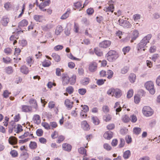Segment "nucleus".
<instances>
[{
    "mask_svg": "<svg viewBox=\"0 0 160 160\" xmlns=\"http://www.w3.org/2000/svg\"><path fill=\"white\" fill-rule=\"evenodd\" d=\"M12 50L10 48H8L5 49L4 52L7 55H9L12 52Z\"/></svg>",
    "mask_w": 160,
    "mask_h": 160,
    "instance_id": "obj_55",
    "label": "nucleus"
},
{
    "mask_svg": "<svg viewBox=\"0 0 160 160\" xmlns=\"http://www.w3.org/2000/svg\"><path fill=\"white\" fill-rule=\"evenodd\" d=\"M21 72L23 74H27L29 72V70L28 68L25 66H22L20 68Z\"/></svg>",
    "mask_w": 160,
    "mask_h": 160,
    "instance_id": "obj_25",
    "label": "nucleus"
},
{
    "mask_svg": "<svg viewBox=\"0 0 160 160\" xmlns=\"http://www.w3.org/2000/svg\"><path fill=\"white\" fill-rule=\"evenodd\" d=\"M107 73L108 75L107 78L109 79L111 78L113 74V72L111 70H109L107 71Z\"/></svg>",
    "mask_w": 160,
    "mask_h": 160,
    "instance_id": "obj_53",
    "label": "nucleus"
},
{
    "mask_svg": "<svg viewBox=\"0 0 160 160\" xmlns=\"http://www.w3.org/2000/svg\"><path fill=\"white\" fill-rule=\"evenodd\" d=\"M63 48V46L62 45H58L54 47V49L55 51H58L61 50Z\"/></svg>",
    "mask_w": 160,
    "mask_h": 160,
    "instance_id": "obj_62",
    "label": "nucleus"
},
{
    "mask_svg": "<svg viewBox=\"0 0 160 160\" xmlns=\"http://www.w3.org/2000/svg\"><path fill=\"white\" fill-rule=\"evenodd\" d=\"M62 79L63 85H66L69 83L70 78L67 74H63L62 76Z\"/></svg>",
    "mask_w": 160,
    "mask_h": 160,
    "instance_id": "obj_8",
    "label": "nucleus"
},
{
    "mask_svg": "<svg viewBox=\"0 0 160 160\" xmlns=\"http://www.w3.org/2000/svg\"><path fill=\"white\" fill-rule=\"evenodd\" d=\"M139 35V32L137 30L134 31L132 33L131 36L132 40L131 42H132L133 41L135 40L138 37Z\"/></svg>",
    "mask_w": 160,
    "mask_h": 160,
    "instance_id": "obj_19",
    "label": "nucleus"
},
{
    "mask_svg": "<svg viewBox=\"0 0 160 160\" xmlns=\"http://www.w3.org/2000/svg\"><path fill=\"white\" fill-rule=\"evenodd\" d=\"M125 139L126 142L128 144L130 143L132 141V139L131 137L129 135H127L126 136Z\"/></svg>",
    "mask_w": 160,
    "mask_h": 160,
    "instance_id": "obj_50",
    "label": "nucleus"
},
{
    "mask_svg": "<svg viewBox=\"0 0 160 160\" xmlns=\"http://www.w3.org/2000/svg\"><path fill=\"white\" fill-rule=\"evenodd\" d=\"M115 89L113 88H110L107 91V94L109 95H113L114 94Z\"/></svg>",
    "mask_w": 160,
    "mask_h": 160,
    "instance_id": "obj_61",
    "label": "nucleus"
},
{
    "mask_svg": "<svg viewBox=\"0 0 160 160\" xmlns=\"http://www.w3.org/2000/svg\"><path fill=\"white\" fill-rule=\"evenodd\" d=\"M106 80L105 79H99L97 81V83L98 85H101L103 84Z\"/></svg>",
    "mask_w": 160,
    "mask_h": 160,
    "instance_id": "obj_64",
    "label": "nucleus"
},
{
    "mask_svg": "<svg viewBox=\"0 0 160 160\" xmlns=\"http://www.w3.org/2000/svg\"><path fill=\"white\" fill-rule=\"evenodd\" d=\"M9 20L7 16H4L2 17L1 21V24L4 26L7 25L8 23L9 22Z\"/></svg>",
    "mask_w": 160,
    "mask_h": 160,
    "instance_id": "obj_11",
    "label": "nucleus"
},
{
    "mask_svg": "<svg viewBox=\"0 0 160 160\" xmlns=\"http://www.w3.org/2000/svg\"><path fill=\"white\" fill-rule=\"evenodd\" d=\"M10 154L13 157H17L18 155L17 151L15 150H12L10 152Z\"/></svg>",
    "mask_w": 160,
    "mask_h": 160,
    "instance_id": "obj_58",
    "label": "nucleus"
},
{
    "mask_svg": "<svg viewBox=\"0 0 160 160\" xmlns=\"http://www.w3.org/2000/svg\"><path fill=\"white\" fill-rule=\"evenodd\" d=\"M143 115L147 117L152 116L153 113V110L149 106L144 107L142 110Z\"/></svg>",
    "mask_w": 160,
    "mask_h": 160,
    "instance_id": "obj_4",
    "label": "nucleus"
},
{
    "mask_svg": "<svg viewBox=\"0 0 160 160\" xmlns=\"http://www.w3.org/2000/svg\"><path fill=\"white\" fill-rule=\"evenodd\" d=\"M129 67L128 66H124L121 69V73L122 74L126 73L129 70Z\"/></svg>",
    "mask_w": 160,
    "mask_h": 160,
    "instance_id": "obj_31",
    "label": "nucleus"
},
{
    "mask_svg": "<svg viewBox=\"0 0 160 160\" xmlns=\"http://www.w3.org/2000/svg\"><path fill=\"white\" fill-rule=\"evenodd\" d=\"M141 131V130L140 128L135 127L133 129V133L137 135L139 134Z\"/></svg>",
    "mask_w": 160,
    "mask_h": 160,
    "instance_id": "obj_39",
    "label": "nucleus"
},
{
    "mask_svg": "<svg viewBox=\"0 0 160 160\" xmlns=\"http://www.w3.org/2000/svg\"><path fill=\"white\" fill-rule=\"evenodd\" d=\"M144 85L146 89L151 94L153 95L155 93V90L154 88L153 83L152 82H147Z\"/></svg>",
    "mask_w": 160,
    "mask_h": 160,
    "instance_id": "obj_2",
    "label": "nucleus"
},
{
    "mask_svg": "<svg viewBox=\"0 0 160 160\" xmlns=\"http://www.w3.org/2000/svg\"><path fill=\"white\" fill-rule=\"evenodd\" d=\"M130 49V48L129 46H127L124 47L122 49V51L124 55L126 54L128 52Z\"/></svg>",
    "mask_w": 160,
    "mask_h": 160,
    "instance_id": "obj_51",
    "label": "nucleus"
},
{
    "mask_svg": "<svg viewBox=\"0 0 160 160\" xmlns=\"http://www.w3.org/2000/svg\"><path fill=\"white\" fill-rule=\"evenodd\" d=\"M112 132L110 131L106 132L103 135L104 138L108 140L111 139L112 137Z\"/></svg>",
    "mask_w": 160,
    "mask_h": 160,
    "instance_id": "obj_13",
    "label": "nucleus"
},
{
    "mask_svg": "<svg viewBox=\"0 0 160 160\" xmlns=\"http://www.w3.org/2000/svg\"><path fill=\"white\" fill-rule=\"evenodd\" d=\"M73 104V102H71L68 99H66L65 100V104L68 108L71 109L72 106Z\"/></svg>",
    "mask_w": 160,
    "mask_h": 160,
    "instance_id": "obj_24",
    "label": "nucleus"
},
{
    "mask_svg": "<svg viewBox=\"0 0 160 160\" xmlns=\"http://www.w3.org/2000/svg\"><path fill=\"white\" fill-rule=\"evenodd\" d=\"M111 43V42L110 41L105 40L99 43V46L102 48H106L110 46Z\"/></svg>",
    "mask_w": 160,
    "mask_h": 160,
    "instance_id": "obj_6",
    "label": "nucleus"
},
{
    "mask_svg": "<svg viewBox=\"0 0 160 160\" xmlns=\"http://www.w3.org/2000/svg\"><path fill=\"white\" fill-rule=\"evenodd\" d=\"M50 0H48L47 1H45L41 3L39 5H40V7H41L42 6L45 7L46 6H48L50 3Z\"/></svg>",
    "mask_w": 160,
    "mask_h": 160,
    "instance_id": "obj_42",
    "label": "nucleus"
},
{
    "mask_svg": "<svg viewBox=\"0 0 160 160\" xmlns=\"http://www.w3.org/2000/svg\"><path fill=\"white\" fill-rule=\"evenodd\" d=\"M50 63L51 62L49 61L45 60L42 62V65L43 67H47L50 66Z\"/></svg>",
    "mask_w": 160,
    "mask_h": 160,
    "instance_id": "obj_49",
    "label": "nucleus"
},
{
    "mask_svg": "<svg viewBox=\"0 0 160 160\" xmlns=\"http://www.w3.org/2000/svg\"><path fill=\"white\" fill-rule=\"evenodd\" d=\"M18 43L20 46L24 47L27 45V42L26 40L23 39L20 40L19 41Z\"/></svg>",
    "mask_w": 160,
    "mask_h": 160,
    "instance_id": "obj_34",
    "label": "nucleus"
},
{
    "mask_svg": "<svg viewBox=\"0 0 160 160\" xmlns=\"http://www.w3.org/2000/svg\"><path fill=\"white\" fill-rule=\"evenodd\" d=\"M63 29L61 25H58L56 28L55 33L56 35H58L60 34V33L63 31Z\"/></svg>",
    "mask_w": 160,
    "mask_h": 160,
    "instance_id": "obj_22",
    "label": "nucleus"
},
{
    "mask_svg": "<svg viewBox=\"0 0 160 160\" xmlns=\"http://www.w3.org/2000/svg\"><path fill=\"white\" fill-rule=\"evenodd\" d=\"M29 147L32 149H34L37 148V144L35 142H31L29 144Z\"/></svg>",
    "mask_w": 160,
    "mask_h": 160,
    "instance_id": "obj_40",
    "label": "nucleus"
},
{
    "mask_svg": "<svg viewBox=\"0 0 160 160\" xmlns=\"http://www.w3.org/2000/svg\"><path fill=\"white\" fill-rule=\"evenodd\" d=\"M30 104L32 105V107L36 109L38 108V105L36 100L33 98H31L29 101Z\"/></svg>",
    "mask_w": 160,
    "mask_h": 160,
    "instance_id": "obj_14",
    "label": "nucleus"
},
{
    "mask_svg": "<svg viewBox=\"0 0 160 160\" xmlns=\"http://www.w3.org/2000/svg\"><path fill=\"white\" fill-rule=\"evenodd\" d=\"M118 22L120 26L124 28H129L131 27V24L128 21L120 19L118 21Z\"/></svg>",
    "mask_w": 160,
    "mask_h": 160,
    "instance_id": "obj_5",
    "label": "nucleus"
},
{
    "mask_svg": "<svg viewBox=\"0 0 160 160\" xmlns=\"http://www.w3.org/2000/svg\"><path fill=\"white\" fill-rule=\"evenodd\" d=\"M81 127L85 130H88L90 129L89 126L86 121L82 122H81Z\"/></svg>",
    "mask_w": 160,
    "mask_h": 160,
    "instance_id": "obj_15",
    "label": "nucleus"
},
{
    "mask_svg": "<svg viewBox=\"0 0 160 160\" xmlns=\"http://www.w3.org/2000/svg\"><path fill=\"white\" fill-rule=\"evenodd\" d=\"M97 68V64L95 62H92L89 65L88 69L90 72H95Z\"/></svg>",
    "mask_w": 160,
    "mask_h": 160,
    "instance_id": "obj_7",
    "label": "nucleus"
},
{
    "mask_svg": "<svg viewBox=\"0 0 160 160\" xmlns=\"http://www.w3.org/2000/svg\"><path fill=\"white\" fill-rule=\"evenodd\" d=\"M94 52L97 56L99 57L102 56L103 55L102 52L98 48H94Z\"/></svg>",
    "mask_w": 160,
    "mask_h": 160,
    "instance_id": "obj_26",
    "label": "nucleus"
},
{
    "mask_svg": "<svg viewBox=\"0 0 160 160\" xmlns=\"http://www.w3.org/2000/svg\"><path fill=\"white\" fill-rule=\"evenodd\" d=\"M70 84L71 85H74L76 82V76L75 75H73L69 79Z\"/></svg>",
    "mask_w": 160,
    "mask_h": 160,
    "instance_id": "obj_30",
    "label": "nucleus"
},
{
    "mask_svg": "<svg viewBox=\"0 0 160 160\" xmlns=\"http://www.w3.org/2000/svg\"><path fill=\"white\" fill-rule=\"evenodd\" d=\"M11 93L9 92L7 90H5L3 93V96L5 98H7L9 96V95Z\"/></svg>",
    "mask_w": 160,
    "mask_h": 160,
    "instance_id": "obj_63",
    "label": "nucleus"
},
{
    "mask_svg": "<svg viewBox=\"0 0 160 160\" xmlns=\"http://www.w3.org/2000/svg\"><path fill=\"white\" fill-rule=\"evenodd\" d=\"M2 60L3 62L4 63L8 64L11 61V59L8 57H3L2 58Z\"/></svg>",
    "mask_w": 160,
    "mask_h": 160,
    "instance_id": "obj_37",
    "label": "nucleus"
},
{
    "mask_svg": "<svg viewBox=\"0 0 160 160\" xmlns=\"http://www.w3.org/2000/svg\"><path fill=\"white\" fill-rule=\"evenodd\" d=\"M102 109L104 113H107L109 112V108L107 105L103 106L102 107Z\"/></svg>",
    "mask_w": 160,
    "mask_h": 160,
    "instance_id": "obj_52",
    "label": "nucleus"
},
{
    "mask_svg": "<svg viewBox=\"0 0 160 160\" xmlns=\"http://www.w3.org/2000/svg\"><path fill=\"white\" fill-rule=\"evenodd\" d=\"M21 110L24 112H29L32 110V107L30 106L22 105L21 106Z\"/></svg>",
    "mask_w": 160,
    "mask_h": 160,
    "instance_id": "obj_10",
    "label": "nucleus"
},
{
    "mask_svg": "<svg viewBox=\"0 0 160 160\" xmlns=\"http://www.w3.org/2000/svg\"><path fill=\"white\" fill-rule=\"evenodd\" d=\"M5 72L8 74H12L13 72V69L11 66H8L5 68Z\"/></svg>",
    "mask_w": 160,
    "mask_h": 160,
    "instance_id": "obj_32",
    "label": "nucleus"
},
{
    "mask_svg": "<svg viewBox=\"0 0 160 160\" xmlns=\"http://www.w3.org/2000/svg\"><path fill=\"white\" fill-rule=\"evenodd\" d=\"M120 133L122 135H124L127 133L128 132V129L126 128H121L120 131Z\"/></svg>",
    "mask_w": 160,
    "mask_h": 160,
    "instance_id": "obj_47",
    "label": "nucleus"
},
{
    "mask_svg": "<svg viewBox=\"0 0 160 160\" xmlns=\"http://www.w3.org/2000/svg\"><path fill=\"white\" fill-rule=\"evenodd\" d=\"M103 148L107 151L110 150L112 148L111 146L108 143L104 144Z\"/></svg>",
    "mask_w": 160,
    "mask_h": 160,
    "instance_id": "obj_56",
    "label": "nucleus"
},
{
    "mask_svg": "<svg viewBox=\"0 0 160 160\" xmlns=\"http://www.w3.org/2000/svg\"><path fill=\"white\" fill-rule=\"evenodd\" d=\"M33 120L34 122L37 124H38L40 123V118L38 115L36 114L34 116Z\"/></svg>",
    "mask_w": 160,
    "mask_h": 160,
    "instance_id": "obj_23",
    "label": "nucleus"
},
{
    "mask_svg": "<svg viewBox=\"0 0 160 160\" xmlns=\"http://www.w3.org/2000/svg\"><path fill=\"white\" fill-rule=\"evenodd\" d=\"M133 94V90L132 89L129 90L127 92V97L128 98H130L132 96Z\"/></svg>",
    "mask_w": 160,
    "mask_h": 160,
    "instance_id": "obj_44",
    "label": "nucleus"
},
{
    "mask_svg": "<svg viewBox=\"0 0 160 160\" xmlns=\"http://www.w3.org/2000/svg\"><path fill=\"white\" fill-rule=\"evenodd\" d=\"M82 84L83 85H87L89 82V79L88 78H85L81 81Z\"/></svg>",
    "mask_w": 160,
    "mask_h": 160,
    "instance_id": "obj_45",
    "label": "nucleus"
},
{
    "mask_svg": "<svg viewBox=\"0 0 160 160\" xmlns=\"http://www.w3.org/2000/svg\"><path fill=\"white\" fill-rule=\"evenodd\" d=\"M141 15L139 14H135L133 16V18L136 22H138L140 19Z\"/></svg>",
    "mask_w": 160,
    "mask_h": 160,
    "instance_id": "obj_46",
    "label": "nucleus"
},
{
    "mask_svg": "<svg viewBox=\"0 0 160 160\" xmlns=\"http://www.w3.org/2000/svg\"><path fill=\"white\" fill-rule=\"evenodd\" d=\"M28 23V22L26 20L23 19L19 22L18 27L21 28L22 27L26 26Z\"/></svg>",
    "mask_w": 160,
    "mask_h": 160,
    "instance_id": "obj_16",
    "label": "nucleus"
},
{
    "mask_svg": "<svg viewBox=\"0 0 160 160\" xmlns=\"http://www.w3.org/2000/svg\"><path fill=\"white\" fill-rule=\"evenodd\" d=\"M8 142L11 145L15 144L17 143V139L15 137H11L8 139Z\"/></svg>",
    "mask_w": 160,
    "mask_h": 160,
    "instance_id": "obj_20",
    "label": "nucleus"
},
{
    "mask_svg": "<svg viewBox=\"0 0 160 160\" xmlns=\"http://www.w3.org/2000/svg\"><path fill=\"white\" fill-rule=\"evenodd\" d=\"M92 120L95 125H98L99 123V121L97 117L93 116L92 118Z\"/></svg>",
    "mask_w": 160,
    "mask_h": 160,
    "instance_id": "obj_35",
    "label": "nucleus"
},
{
    "mask_svg": "<svg viewBox=\"0 0 160 160\" xmlns=\"http://www.w3.org/2000/svg\"><path fill=\"white\" fill-rule=\"evenodd\" d=\"M109 5L108 6H106L104 7L103 10L104 11L107 12H111L112 13L114 11V6L113 4L110 3L109 2Z\"/></svg>",
    "mask_w": 160,
    "mask_h": 160,
    "instance_id": "obj_9",
    "label": "nucleus"
},
{
    "mask_svg": "<svg viewBox=\"0 0 160 160\" xmlns=\"http://www.w3.org/2000/svg\"><path fill=\"white\" fill-rule=\"evenodd\" d=\"M131 155V152L129 150H127L125 151L123 154V157L125 159H128Z\"/></svg>",
    "mask_w": 160,
    "mask_h": 160,
    "instance_id": "obj_33",
    "label": "nucleus"
},
{
    "mask_svg": "<svg viewBox=\"0 0 160 160\" xmlns=\"http://www.w3.org/2000/svg\"><path fill=\"white\" fill-rule=\"evenodd\" d=\"M63 149L65 151L69 152L71 151L72 148L71 146L69 144L67 143H65L62 145Z\"/></svg>",
    "mask_w": 160,
    "mask_h": 160,
    "instance_id": "obj_18",
    "label": "nucleus"
},
{
    "mask_svg": "<svg viewBox=\"0 0 160 160\" xmlns=\"http://www.w3.org/2000/svg\"><path fill=\"white\" fill-rule=\"evenodd\" d=\"M122 120L124 122L127 123L129 121L130 119L128 115H125L122 117Z\"/></svg>",
    "mask_w": 160,
    "mask_h": 160,
    "instance_id": "obj_38",
    "label": "nucleus"
},
{
    "mask_svg": "<svg viewBox=\"0 0 160 160\" xmlns=\"http://www.w3.org/2000/svg\"><path fill=\"white\" fill-rule=\"evenodd\" d=\"M32 58V57H29L26 59V62L28 65H30V66H31V64L33 63Z\"/></svg>",
    "mask_w": 160,
    "mask_h": 160,
    "instance_id": "obj_43",
    "label": "nucleus"
},
{
    "mask_svg": "<svg viewBox=\"0 0 160 160\" xmlns=\"http://www.w3.org/2000/svg\"><path fill=\"white\" fill-rule=\"evenodd\" d=\"M106 56L107 60L110 62H112L115 60L118 57L116 52L113 50L109 51L106 55Z\"/></svg>",
    "mask_w": 160,
    "mask_h": 160,
    "instance_id": "obj_3",
    "label": "nucleus"
},
{
    "mask_svg": "<svg viewBox=\"0 0 160 160\" xmlns=\"http://www.w3.org/2000/svg\"><path fill=\"white\" fill-rule=\"evenodd\" d=\"M70 12V10L68 8L67 10V11L63 14L61 17L60 18L61 19H65L68 18Z\"/></svg>",
    "mask_w": 160,
    "mask_h": 160,
    "instance_id": "obj_28",
    "label": "nucleus"
},
{
    "mask_svg": "<svg viewBox=\"0 0 160 160\" xmlns=\"http://www.w3.org/2000/svg\"><path fill=\"white\" fill-rule=\"evenodd\" d=\"M43 16L42 15H35L34 16L33 18L36 22H41L43 19Z\"/></svg>",
    "mask_w": 160,
    "mask_h": 160,
    "instance_id": "obj_27",
    "label": "nucleus"
},
{
    "mask_svg": "<svg viewBox=\"0 0 160 160\" xmlns=\"http://www.w3.org/2000/svg\"><path fill=\"white\" fill-rule=\"evenodd\" d=\"M114 94V96L116 98H120L122 95L121 90L119 89L116 88L115 89Z\"/></svg>",
    "mask_w": 160,
    "mask_h": 160,
    "instance_id": "obj_17",
    "label": "nucleus"
},
{
    "mask_svg": "<svg viewBox=\"0 0 160 160\" xmlns=\"http://www.w3.org/2000/svg\"><path fill=\"white\" fill-rule=\"evenodd\" d=\"M79 153L83 155V160H87V158L85 157L87 156L86 150L83 147H81L78 149Z\"/></svg>",
    "mask_w": 160,
    "mask_h": 160,
    "instance_id": "obj_12",
    "label": "nucleus"
},
{
    "mask_svg": "<svg viewBox=\"0 0 160 160\" xmlns=\"http://www.w3.org/2000/svg\"><path fill=\"white\" fill-rule=\"evenodd\" d=\"M111 119V116L109 114L105 115L103 117V119L106 122H108L110 121Z\"/></svg>",
    "mask_w": 160,
    "mask_h": 160,
    "instance_id": "obj_41",
    "label": "nucleus"
},
{
    "mask_svg": "<svg viewBox=\"0 0 160 160\" xmlns=\"http://www.w3.org/2000/svg\"><path fill=\"white\" fill-rule=\"evenodd\" d=\"M54 25L52 23H49L42 27L43 30L45 31H48L50 29L52 28Z\"/></svg>",
    "mask_w": 160,
    "mask_h": 160,
    "instance_id": "obj_21",
    "label": "nucleus"
},
{
    "mask_svg": "<svg viewBox=\"0 0 160 160\" xmlns=\"http://www.w3.org/2000/svg\"><path fill=\"white\" fill-rule=\"evenodd\" d=\"M42 125L45 129H50V124H48L46 122H44L42 123Z\"/></svg>",
    "mask_w": 160,
    "mask_h": 160,
    "instance_id": "obj_57",
    "label": "nucleus"
},
{
    "mask_svg": "<svg viewBox=\"0 0 160 160\" xmlns=\"http://www.w3.org/2000/svg\"><path fill=\"white\" fill-rule=\"evenodd\" d=\"M66 91L69 94H71L73 92V88L72 87L70 86L66 88Z\"/></svg>",
    "mask_w": 160,
    "mask_h": 160,
    "instance_id": "obj_48",
    "label": "nucleus"
},
{
    "mask_svg": "<svg viewBox=\"0 0 160 160\" xmlns=\"http://www.w3.org/2000/svg\"><path fill=\"white\" fill-rule=\"evenodd\" d=\"M78 93L81 95H84L86 92V90L85 89L80 88L78 90Z\"/></svg>",
    "mask_w": 160,
    "mask_h": 160,
    "instance_id": "obj_60",
    "label": "nucleus"
},
{
    "mask_svg": "<svg viewBox=\"0 0 160 160\" xmlns=\"http://www.w3.org/2000/svg\"><path fill=\"white\" fill-rule=\"evenodd\" d=\"M152 36L151 34H148L144 37L140 42L137 44V48L138 51H140V50L142 48H143V51H145L144 48L147 43L149 42V40L151 38Z\"/></svg>",
    "mask_w": 160,
    "mask_h": 160,
    "instance_id": "obj_1",
    "label": "nucleus"
},
{
    "mask_svg": "<svg viewBox=\"0 0 160 160\" xmlns=\"http://www.w3.org/2000/svg\"><path fill=\"white\" fill-rule=\"evenodd\" d=\"M52 57L57 62H59L61 59L60 56L58 54L54 53L52 55Z\"/></svg>",
    "mask_w": 160,
    "mask_h": 160,
    "instance_id": "obj_36",
    "label": "nucleus"
},
{
    "mask_svg": "<svg viewBox=\"0 0 160 160\" xmlns=\"http://www.w3.org/2000/svg\"><path fill=\"white\" fill-rule=\"evenodd\" d=\"M65 139L64 137L62 135H60L58 137V139L57 142V143H60L62 142Z\"/></svg>",
    "mask_w": 160,
    "mask_h": 160,
    "instance_id": "obj_54",
    "label": "nucleus"
},
{
    "mask_svg": "<svg viewBox=\"0 0 160 160\" xmlns=\"http://www.w3.org/2000/svg\"><path fill=\"white\" fill-rule=\"evenodd\" d=\"M136 78V76L134 74L131 73L128 77L129 80L131 83H133L135 82Z\"/></svg>",
    "mask_w": 160,
    "mask_h": 160,
    "instance_id": "obj_29",
    "label": "nucleus"
},
{
    "mask_svg": "<svg viewBox=\"0 0 160 160\" xmlns=\"http://www.w3.org/2000/svg\"><path fill=\"white\" fill-rule=\"evenodd\" d=\"M38 136L40 137L42 136L43 134V131L41 129H38L36 132Z\"/></svg>",
    "mask_w": 160,
    "mask_h": 160,
    "instance_id": "obj_59",
    "label": "nucleus"
}]
</instances>
